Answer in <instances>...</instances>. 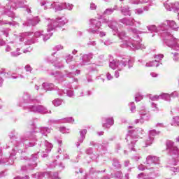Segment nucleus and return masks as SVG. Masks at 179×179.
Here are the masks:
<instances>
[{
  "instance_id": "51",
  "label": "nucleus",
  "mask_w": 179,
  "mask_h": 179,
  "mask_svg": "<svg viewBox=\"0 0 179 179\" xmlns=\"http://www.w3.org/2000/svg\"><path fill=\"white\" fill-rule=\"evenodd\" d=\"M72 58H73V57L71 55L66 56V63L69 64V62H71V61H72Z\"/></svg>"
},
{
  "instance_id": "57",
  "label": "nucleus",
  "mask_w": 179,
  "mask_h": 179,
  "mask_svg": "<svg viewBox=\"0 0 179 179\" xmlns=\"http://www.w3.org/2000/svg\"><path fill=\"white\" fill-rule=\"evenodd\" d=\"M6 51L7 52L12 51V45H7L6 48Z\"/></svg>"
},
{
  "instance_id": "10",
  "label": "nucleus",
  "mask_w": 179,
  "mask_h": 179,
  "mask_svg": "<svg viewBox=\"0 0 179 179\" xmlns=\"http://www.w3.org/2000/svg\"><path fill=\"white\" fill-rule=\"evenodd\" d=\"M166 25H165V29H164V31H167L168 33H170L169 31V27L172 29V30H175L176 31H178L179 30V27L177 25V23H176V21L174 20H166L164 22ZM167 25L169 27H167Z\"/></svg>"
},
{
  "instance_id": "8",
  "label": "nucleus",
  "mask_w": 179,
  "mask_h": 179,
  "mask_svg": "<svg viewBox=\"0 0 179 179\" xmlns=\"http://www.w3.org/2000/svg\"><path fill=\"white\" fill-rule=\"evenodd\" d=\"M29 110L30 111H33V113H41L42 114L51 113V110H48L45 107L41 105L30 106Z\"/></svg>"
},
{
  "instance_id": "20",
  "label": "nucleus",
  "mask_w": 179,
  "mask_h": 179,
  "mask_svg": "<svg viewBox=\"0 0 179 179\" xmlns=\"http://www.w3.org/2000/svg\"><path fill=\"white\" fill-rule=\"evenodd\" d=\"M134 19L123 18L120 20V22L123 23V24H126V26H132L134 25Z\"/></svg>"
},
{
  "instance_id": "34",
  "label": "nucleus",
  "mask_w": 179,
  "mask_h": 179,
  "mask_svg": "<svg viewBox=\"0 0 179 179\" xmlns=\"http://www.w3.org/2000/svg\"><path fill=\"white\" fill-rule=\"evenodd\" d=\"M51 75H53L56 78H57L58 80H59L60 82H62V79H64V75H62L59 72L52 73Z\"/></svg>"
},
{
  "instance_id": "28",
  "label": "nucleus",
  "mask_w": 179,
  "mask_h": 179,
  "mask_svg": "<svg viewBox=\"0 0 179 179\" xmlns=\"http://www.w3.org/2000/svg\"><path fill=\"white\" fill-rule=\"evenodd\" d=\"M150 0H130V2L133 3V5H138V3H148Z\"/></svg>"
},
{
  "instance_id": "16",
  "label": "nucleus",
  "mask_w": 179,
  "mask_h": 179,
  "mask_svg": "<svg viewBox=\"0 0 179 179\" xmlns=\"http://www.w3.org/2000/svg\"><path fill=\"white\" fill-rule=\"evenodd\" d=\"M114 124V119L113 117H107L105 119V122L103 124V128H110Z\"/></svg>"
},
{
  "instance_id": "38",
  "label": "nucleus",
  "mask_w": 179,
  "mask_h": 179,
  "mask_svg": "<svg viewBox=\"0 0 179 179\" xmlns=\"http://www.w3.org/2000/svg\"><path fill=\"white\" fill-rule=\"evenodd\" d=\"M137 178L138 179H153L152 178H149L148 174L143 173L138 174Z\"/></svg>"
},
{
  "instance_id": "54",
  "label": "nucleus",
  "mask_w": 179,
  "mask_h": 179,
  "mask_svg": "<svg viewBox=\"0 0 179 179\" xmlns=\"http://www.w3.org/2000/svg\"><path fill=\"white\" fill-rule=\"evenodd\" d=\"M113 43V42H111L110 40L108 39L104 42V45H111V44Z\"/></svg>"
},
{
  "instance_id": "22",
  "label": "nucleus",
  "mask_w": 179,
  "mask_h": 179,
  "mask_svg": "<svg viewBox=\"0 0 179 179\" xmlns=\"http://www.w3.org/2000/svg\"><path fill=\"white\" fill-rule=\"evenodd\" d=\"M121 12L124 16H130L131 15V10L128 6L123 7L121 10Z\"/></svg>"
},
{
  "instance_id": "2",
  "label": "nucleus",
  "mask_w": 179,
  "mask_h": 179,
  "mask_svg": "<svg viewBox=\"0 0 179 179\" xmlns=\"http://www.w3.org/2000/svg\"><path fill=\"white\" fill-rule=\"evenodd\" d=\"M147 29L149 31L159 33L164 40V43H165L168 47H170V48L175 51H179V39L174 38L171 33L164 31L166 23H161L157 27H155V25L148 26Z\"/></svg>"
},
{
  "instance_id": "4",
  "label": "nucleus",
  "mask_w": 179,
  "mask_h": 179,
  "mask_svg": "<svg viewBox=\"0 0 179 179\" xmlns=\"http://www.w3.org/2000/svg\"><path fill=\"white\" fill-rule=\"evenodd\" d=\"M127 65H128L129 68H132V66H134V61L131 59H123L120 62L119 60H113L109 64L110 68L112 69H117L115 71V78H120V71H122Z\"/></svg>"
},
{
  "instance_id": "17",
  "label": "nucleus",
  "mask_w": 179,
  "mask_h": 179,
  "mask_svg": "<svg viewBox=\"0 0 179 179\" xmlns=\"http://www.w3.org/2000/svg\"><path fill=\"white\" fill-rule=\"evenodd\" d=\"M54 84L50 83H45L42 85V90L47 91L54 90Z\"/></svg>"
},
{
  "instance_id": "37",
  "label": "nucleus",
  "mask_w": 179,
  "mask_h": 179,
  "mask_svg": "<svg viewBox=\"0 0 179 179\" xmlns=\"http://www.w3.org/2000/svg\"><path fill=\"white\" fill-rule=\"evenodd\" d=\"M45 146V151L46 152H51V149H52V144L48 143V141H45L44 143Z\"/></svg>"
},
{
  "instance_id": "18",
  "label": "nucleus",
  "mask_w": 179,
  "mask_h": 179,
  "mask_svg": "<svg viewBox=\"0 0 179 179\" xmlns=\"http://www.w3.org/2000/svg\"><path fill=\"white\" fill-rule=\"evenodd\" d=\"M164 6L166 10H174V2H170V1H166L164 3Z\"/></svg>"
},
{
  "instance_id": "3",
  "label": "nucleus",
  "mask_w": 179,
  "mask_h": 179,
  "mask_svg": "<svg viewBox=\"0 0 179 179\" xmlns=\"http://www.w3.org/2000/svg\"><path fill=\"white\" fill-rule=\"evenodd\" d=\"M68 23V19L65 17H59L56 20L48 19V35L43 37V41H47L50 37L52 36V30L57 29V27H62Z\"/></svg>"
},
{
  "instance_id": "40",
  "label": "nucleus",
  "mask_w": 179,
  "mask_h": 179,
  "mask_svg": "<svg viewBox=\"0 0 179 179\" xmlns=\"http://www.w3.org/2000/svg\"><path fill=\"white\" fill-rule=\"evenodd\" d=\"M170 170L173 172L172 176H177V174L179 176V167H171Z\"/></svg>"
},
{
  "instance_id": "9",
  "label": "nucleus",
  "mask_w": 179,
  "mask_h": 179,
  "mask_svg": "<svg viewBox=\"0 0 179 179\" xmlns=\"http://www.w3.org/2000/svg\"><path fill=\"white\" fill-rule=\"evenodd\" d=\"M90 23L91 25L88 29L90 33H96L101 27V21H99V20H91Z\"/></svg>"
},
{
  "instance_id": "44",
  "label": "nucleus",
  "mask_w": 179,
  "mask_h": 179,
  "mask_svg": "<svg viewBox=\"0 0 179 179\" xmlns=\"http://www.w3.org/2000/svg\"><path fill=\"white\" fill-rule=\"evenodd\" d=\"M143 99V96L141 94V93L136 94L135 96V101H141Z\"/></svg>"
},
{
  "instance_id": "7",
  "label": "nucleus",
  "mask_w": 179,
  "mask_h": 179,
  "mask_svg": "<svg viewBox=\"0 0 179 179\" xmlns=\"http://www.w3.org/2000/svg\"><path fill=\"white\" fill-rule=\"evenodd\" d=\"M146 163L148 164L147 167H150L147 168L149 169V170H150V169H155V170H157L158 168L155 167V166L160 164V161H159V157L156 156L149 155L147 157Z\"/></svg>"
},
{
  "instance_id": "41",
  "label": "nucleus",
  "mask_w": 179,
  "mask_h": 179,
  "mask_svg": "<svg viewBox=\"0 0 179 179\" xmlns=\"http://www.w3.org/2000/svg\"><path fill=\"white\" fill-rule=\"evenodd\" d=\"M115 10V8H107L103 12V15H112V13H113Z\"/></svg>"
},
{
  "instance_id": "5",
  "label": "nucleus",
  "mask_w": 179,
  "mask_h": 179,
  "mask_svg": "<svg viewBox=\"0 0 179 179\" xmlns=\"http://www.w3.org/2000/svg\"><path fill=\"white\" fill-rule=\"evenodd\" d=\"M139 134L140 131L138 129L129 131V133L126 137V141L131 150H134V148L135 146V143H136V139H138V135H139Z\"/></svg>"
},
{
  "instance_id": "15",
  "label": "nucleus",
  "mask_w": 179,
  "mask_h": 179,
  "mask_svg": "<svg viewBox=\"0 0 179 179\" xmlns=\"http://www.w3.org/2000/svg\"><path fill=\"white\" fill-rule=\"evenodd\" d=\"M86 134H87V130H86V129H83V130L80 131V136L78 139V142L77 143V148H79L80 143H83V141H85Z\"/></svg>"
},
{
  "instance_id": "52",
  "label": "nucleus",
  "mask_w": 179,
  "mask_h": 179,
  "mask_svg": "<svg viewBox=\"0 0 179 179\" xmlns=\"http://www.w3.org/2000/svg\"><path fill=\"white\" fill-rule=\"evenodd\" d=\"M155 135H157V132L155 130L150 131V134L148 136H152L153 138V136H155Z\"/></svg>"
},
{
  "instance_id": "35",
  "label": "nucleus",
  "mask_w": 179,
  "mask_h": 179,
  "mask_svg": "<svg viewBox=\"0 0 179 179\" xmlns=\"http://www.w3.org/2000/svg\"><path fill=\"white\" fill-rule=\"evenodd\" d=\"M41 36H44V31L43 30H38L36 31L34 34V37L38 38V37H41Z\"/></svg>"
},
{
  "instance_id": "55",
  "label": "nucleus",
  "mask_w": 179,
  "mask_h": 179,
  "mask_svg": "<svg viewBox=\"0 0 179 179\" xmlns=\"http://www.w3.org/2000/svg\"><path fill=\"white\" fill-rule=\"evenodd\" d=\"M25 70L27 72H31V66L30 65L25 66Z\"/></svg>"
},
{
  "instance_id": "61",
  "label": "nucleus",
  "mask_w": 179,
  "mask_h": 179,
  "mask_svg": "<svg viewBox=\"0 0 179 179\" xmlns=\"http://www.w3.org/2000/svg\"><path fill=\"white\" fill-rule=\"evenodd\" d=\"M138 170L143 171L145 169V166L141 164L138 166Z\"/></svg>"
},
{
  "instance_id": "13",
  "label": "nucleus",
  "mask_w": 179,
  "mask_h": 179,
  "mask_svg": "<svg viewBox=\"0 0 179 179\" xmlns=\"http://www.w3.org/2000/svg\"><path fill=\"white\" fill-rule=\"evenodd\" d=\"M74 85H68L66 90H64V93H66L69 97H73V91L69 89H76V85H78V80L74 78Z\"/></svg>"
},
{
  "instance_id": "60",
  "label": "nucleus",
  "mask_w": 179,
  "mask_h": 179,
  "mask_svg": "<svg viewBox=\"0 0 179 179\" xmlns=\"http://www.w3.org/2000/svg\"><path fill=\"white\" fill-rule=\"evenodd\" d=\"M13 179H29V176H26L24 178H21L20 176H17V177L14 178Z\"/></svg>"
},
{
  "instance_id": "46",
  "label": "nucleus",
  "mask_w": 179,
  "mask_h": 179,
  "mask_svg": "<svg viewBox=\"0 0 179 179\" xmlns=\"http://www.w3.org/2000/svg\"><path fill=\"white\" fill-rule=\"evenodd\" d=\"M130 106V110L131 113H135L136 111V106H135V103L134 102H131L129 103Z\"/></svg>"
},
{
  "instance_id": "59",
  "label": "nucleus",
  "mask_w": 179,
  "mask_h": 179,
  "mask_svg": "<svg viewBox=\"0 0 179 179\" xmlns=\"http://www.w3.org/2000/svg\"><path fill=\"white\" fill-rule=\"evenodd\" d=\"M171 97H178V92H174L171 94Z\"/></svg>"
},
{
  "instance_id": "39",
  "label": "nucleus",
  "mask_w": 179,
  "mask_h": 179,
  "mask_svg": "<svg viewBox=\"0 0 179 179\" xmlns=\"http://www.w3.org/2000/svg\"><path fill=\"white\" fill-rule=\"evenodd\" d=\"M52 104H53V106H55V107H59V106H61V104H62V100H61L59 99H55L52 101Z\"/></svg>"
},
{
  "instance_id": "53",
  "label": "nucleus",
  "mask_w": 179,
  "mask_h": 179,
  "mask_svg": "<svg viewBox=\"0 0 179 179\" xmlns=\"http://www.w3.org/2000/svg\"><path fill=\"white\" fill-rule=\"evenodd\" d=\"M52 179H61V178H59V176H58V173H55L52 176Z\"/></svg>"
},
{
  "instance_id": "33",
  "label": "nucleus",
  "mask_w": 179,
  "mask_h": 179,
  "mask_svg": "<svg viewBox=\"0 0 179 179\" xmlns=\"http://www.w3.org/2000/svg\"><path fill=\"white\" fill-rule=\"evenodd\" d=\"M145 10H149V7H144L143 8H137L135 10L136 15H142Z\"/></svg>"
},
{
  "instance_id": "1",
  "label": "nucleus",
  "mask_w": 179,
  "mask_h": 179,
  "mask_svg": "<svg viewBox=\"0 0 179 179\" xmlns=\"http://www.w3.org/2000/svg\"><path fill=\"white\" fill-rule=\"evenodd\" d=\"M102 23H106L108 24V27L113 30L114 36H117L119 37L120 40L122 41V44H120V47L122 48H130V50H145L146 47L144 44L141 43H138V41L132 39L129 36H127L125 31H118V24L115 20H108V19L102 20Z\"/></svg>"
},
{
  "instance_id": "32",
  "label": "nucleus",
  "mask_w": 179,
  "mask_h": 179,
  "mask_svg": "<svg viewBox=\"0 0 179 179\" xmlns=\"http://www.w3.org/2000/svg\"><path fill=\"white\" fill-rule=\"evenodd\" d=\"M54 52L52 53V57H54L55 54H57V51H61V50H64V47L62 45H57L53 48Z\"/></svg>"
},
{
  "instance_id": "29",
  "label": "nucleus",
  "mask_w": 179,
  "mask_h": 179,
  "mask_svg": "<svg viewBox=\"0 0 179 179\" xmlns=\"http://www.w3.org/2000/svg\"><path fill=\"white\" fill-rule=\"evenodd\" d=\"M171 125L174 126V127H178L179 126V116H176L173 117Z\"/></svg>"
},
{
  "instance_id": "27",
  "label": "nucleus",
  "mask_w": 179,
  "mask_h": 179,
  "mask_svg": "<svg viewBox=\"0 0 179 179\" xmlns=\"http://www.w3.org/2000/svg\"><path fill=\"white\" fill-rule=\"evenodd\" d=\"M160 98L162 100H166V101H170V100H171V95L167 93H163L160 94Z\"/></svg>"
},
{
  "instance_id": "12",
  "label": "nucleus",
  "mask_w": 179,
  "mask_h": 179,
  "mask_svg": "<svg viewBox=\"0 0 179 179\" xmlns=\"http://www.w3.org/2000/svg\"><path fill=\"white\" fill-rule=\"evenodd\" d=\"M93 58L92 54L89 55H80V64L81 66L83 65H89V62H90V59Z\"/></svg>"
},
{
  "instance_id": "43",
  "label": "nucleus",
  "mask_w": 179,
  "mask_h": 179,
  "mask_svg": "<svg viewBox=\"0 0 179 179\" xmlns=\"http://www.w3.org/2000/svg\"><path fill=\"white\" fill-rule=\"evenodd\" d=\"M160 95H150V99L152 101H157V100H160Z\"/></svg>"
},
{
  "instance_id": "49",
  "label": "nucleus",
  "mask_w": 179,
  "mask_h": 179,
  "mask_svg": "<svg viewBox=\"0 0 179 179\" xmlns=\"http://www.w3.org/2000/svg\"><path fill=\"white\" fill-rule=\"evenodd\" d=\"M60 132H62V134H69V129H66L65 127H61Z\"/></svg>"
},
{
  "instance_id": "64",
  "label": "nucleus",
  "mask_w": 179,
  "mask_h": 179,
  "mask_svg": "<svg viewBox=\"0 0 179 179\" xmlns=\"http://www.w3.org/2000/svg\"><path fill=\"white\" fill-rule=\"evenodd\" d=\"M156 127H161L162 128H164L166 126H164L163 123H158L156 124Z\"/></svg>"
},
{
  "instance_id": "48",
  "label": "nucleus",
  "mask_w": 179,
  "mask_h": 179,
  "mask_svg": "<svg viewBox=\"0 0 179 179\" xmlns=\"http://www.w3.org/2000/svg\"><path fill=\"white\" fill-rule=\"evenodd\" d=\"M64 122H70L72 123L75 120H73V117H66L64 119Z\"/></svg>"
},
{
  "instance_id": "24",
  "label": "nucleus",
  "mask_w": 179,
  "mask_h": 179,
  "mask_svg": "<svg viewBox=\"0 0 179 179\" xmlns=\"http://www.w3.org/2000/svg\"><path fill=\"white\" fill-rule=\"evenodd\" d=\"M154 139H155V137H152L150 136H148L147 137V138L145 139V147L148 148V146H150V145H152V143H153Z\"/></svg>"
},
{
  "instance_id": "62",
  "label": "nucleus",
  "mask_w": 179,
  "mask_h": 179,
  "mask_svg": "<svg viewBox=\"0 0 179 179\" xmlns=\"http://www.w3.org/2000/svg\"><path fill=\"white\" fill-rule=\"evenodd\" d=\"M66 75H67V76H69V78H71L72 76H75V75H76V73L70 72V73H67Z\"/></svg>"
},
{
  "instance_id": "14",
  "label": "nucleus",
  "mask_w": 179,
  "mask_h": 179,
  "mask_svg": "<svg viewBox=\"0 0 179 179\" xmlns=\"http://www.w3.org/2000/svg\"><path fill=\"white\" fill-rule=\"evenodd\" d=\"M57 10H63V9H68V10H72L73 9V5L66 3H57Z\"/></svg>"
},
{
  "instance_id": "26",
  "label": "nucleus",
  "mask_w": 179,
  "mask_h": 179,
  "mask_svg": "<svg viewBox=\"0 0 179 179\" xmlns=\"http://www.w3.org/2000/svg\"><path fill=\"white\" fill-rule=\"evenodd\" d=\"M33 99L30 98V95L28 93H24L22 96V101L23 103H30Z\"/></svg>"
},
{
  "instance_id": "47",
  "label": "nucleus",
  "mask_w": 179,
  "mask_h": 179,
  "mask_svg": "<svg viewBox=\"0 0 179 179\" xmlns=\"http://www.w3.org/2000/svg\"><path fill=\"white\" fill-rule=\"evenodd\" d=\"M151 107H152L153 111H156L157 113V111H159V107H157V104H156L155 103H152Z\"/></svg>"
},
{
  "instance_id": "11",
  "label": "nucleus",
  "mask_w": 179,
  "mask_h": 179,
  "mask_svg": "<svg viewBox=\"0 0 179 179\" xmlns=\"http://www.w3.org/2000/svg\"><path fill=\"white\" fill-rule=\"evenodd\" d=\"M41 6H43V9H55L57 10L58 6V3L57 2H50L48 1H43L41 2Z\"/></svg>"
},
{
  "instance_id": "19",
  "label": "nucleus",
  "mask_w": 179,
  "mask_h": 179,
  "mask_svg": "<svg viewBox=\"0 0 179 179\" xmlns=\"http://www.w3.org/2000/svg\"><path fill=\"white\" fill-rule=\"evenodd\" d=\"M40 22V20H38V17H35L32 19L27 20V26H36Z\"/></svg>"
},
{
  "instance_id": "21",
  "label": "nucleus",
  "mask_w": 179,
  "mask_h": 179,
  "mask_svg": "<svg viewBox=\"0 0 179 179\" xmlns=\"http://www.w3.org/2000/svg\"><path fill=\"white\" fill-rule=\"evenodd\" d=\"M34 139V136H33V133L31 132H27L22 137V141L24 142L26 141H29Z\"/></svg>"
},
{
  "instance_id": "36",
  "label": "nucleus",
  "mask_w": 179,
  "mask_h": 179,
  "mask_svg": "<svg viewBox=\"0 0 179 179\" xmlns=\"http://www.w3.org/2000/svg\"><path fill=\"white\" fill-rule=\"evenodd\" d=\"M31 34H32L31 32H25V33L21 34L19 38L20 41H23V38H24V37H29V36H31Z\"/></svg>"
},
{
  "instance_id": "42",
  "label": "nucleus",
  "mask_w": 179,
  "mask_h": 179,
  "mask_svg": "<svg viewBox=\"0 0 179 179\" xmlns=\"http://www.w3.org/2000/svg\"><path fill=\"white\" fill-rule=\"evenodd\" d=\"M173 10L179 13V1L173 2Z\"/></svg>"
},
{
  "instance_id": "45",
  "label": "nucleus",
  "mask_w": 179,
  "mask_h": 179,
  "mask_svg": "<svg viewBox=\"0 0 179 179\" xmlns=\"http://www.w3.org/2000/svg\"><path fill=\"white\" fill-rule=\"evenodd\" d=\"M20 51V49L17 48L15 52H11L10 55L12 57H19V55H20V52H19Z\"/></svg>"
},
{
  "instance_id": "25",
  "label": "nucleus",
  "mask_w": 179,
  "mask_h": 179,
  "mask_svg": "<svg viewBox=\"0 0 179 179\" xmlns=\"http://www.w3.org/2000/svg\"><path fill=\"white\" fill-rule=\"evenodd\" d=\"M140 115H141V119L136 120V124H138L139 122H141L142 124V123H143V120H148V116H146V113H143V112L140 111Z\"/></svg>"
},
{
  "instance_id": "23",
  "label": "nucleus",
  "mask_w": 179,
  "mask_h": 179,
  "mask_svg": "<svg viewBox=\"0 0 179 179\" xmlns=\"http://www.w3.org/2000/svg\"><path fill=\"white\" fill-rule=\"evenodd\" d=\"M40 132L42 135L47 136V135H48V134L51 133V129H49L47 127H41L40 129Z\"/></svg>"
},
{
  "instance_id": "58",
  "label": "nucleus",
  "mask_w": 179,
  "mask_h": 179,
  "mask_svg": "<svg viewBox=\"0 0 179 179\" xmlns=\"http://www.w3.org/2000/svg\"><path fill=\"white\" fill-rule=\"evenodd\" d=\"M106 78H107L108 80H111V79H113V76H111V74L110 73H108L106 74Z\"/></svg>"
},
{
  "instance_id": "63",
  "label": "nucleus",
  "mask_w": 179,
  "mask_h": 179,
  "mask_svg": "<svg viewBox=\"0 0 179 179\" xmlns=\"http://www.w3.org/2000/svg\"><path fill=\"white\" fill-rule=\"evenodd\" d=\"M115 176L117 178H121V177H122V173L121 172H117Z\"/></svg>"
},
{
  "instance_id": "56",
  "label": "nucleus",
  "mask_w": 179,
  "mask_h": 179,
  "mask_svg": "<svg viewBox=\"0 0 179 179\" xmlns=\"http://www.w3.org/2000/svg\"><path fill=\"white\" fill-rule=\"evenodd\" d=\"M113 166H114L115 167H121V166L120 165V164L118 163V161H115L113 163Z\"/></svg>"
},
{
  "instance_id": "31",
  "label": "nucleus",
  "mask_w": 179,
  "mask_h": 179,
  "mask_svg": "<svg viewBox=\"0 0 179 179\" xmlns=\"http://www.w3.org/2000/svg\"><path fill=\"white\" fill-rule=\"evenodd\" d=\"M154 58L155 59L154 61L156 62L157 64H159V65H160V61H162V59L164 58V55H163V54L155 55L154 56Z\"/></svg>"
},
{
  "instance_id": "50",
  "label": "nucleus",
  "mask_w": 179,
  "mask_h": 179,
  "mask_svg": "<svg viewBox=\"0 0 179 179\" xmlns=\"http://www.w3.org/2000/svg\"><path fill=\"white\" fill-rule=\"evenodd\" d=\"M90 8L91 10H96V9H97V6L94 3H91Z\"/></svg>"
},
{
  "instance_id": "6",
  "label": "nucleus",
  "mask_w": 179,
  "mask_h": 179,
  "mask_svg": "<svg viewBox=\"0 0 179 179\" xmlns=\"http://www.w3.org/2000/svg\"><path fill=\"white\" fill-rule=\"evenodd\" d=\"M166 150L168 153H169L170 156H172V157H174V159H177V157H178V148L174 145L173 141H169L166 142Z\"/></svg>"
},
{
  "instance_id": "30",
  "label": "nucleus",
  "mask_w": 179,
  "mask_h": 179,
  "mask_svg": "<svg viewBox=\"0 0 179 179\" xmlns=\"http://www.w3.org/2000/svg\"><path fill=\"white\" fill-rule=\"evenodd\" d=\"M145 66H146V68H150L152 66L157 67V66H159V63H157V62H155V60L150 61L145 64Z\"/></svg>"
}]
</instances>
